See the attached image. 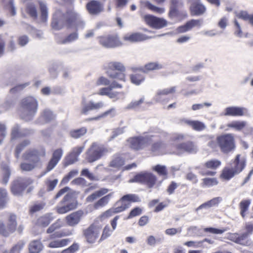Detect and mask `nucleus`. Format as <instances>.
Here are the masks:
<instances>
[{
    "label": "nucleus",
    "instance_id": "obj_17",
    "mask_svg": "<svg viewBox=\"0 0 253 253\" xmlns=\"http://www.w3.org/2000/svg\"><path fill=\"white\" fill-rule=\"evenodd\" d=\"M103 106L104 103L101 101L94 103L92 101H90L86 103L85 99H83L82 102V108L80 113L81 114L87 115L89 111L93 110H98L102 108Z\"/></svg>",
    "mask_w": 253,
    "mask_h": 253
},
{
    "label": "nucleus",
    "instance_id": "obj_8",
    "mask_svg": "<svg viewBox=\"0 0 253 253\" xmlns=\"http://www.w3.org/2000/svg\"><path fill=\"white\" fill-rule=\"evenodd\" d=\"M17 225L16 216L10 214L7 219L6 224L3 221L0 220V234L4 237H8L15 232Z\"/></svg>",
    "mask_w": 253,
    "mask_h": 253
},
{
    "label": "nucleus",
    "instance_id": "obj_53",
    "mask_svg": "<svg viewBox=\"0 0 253 253\" xmlns=\"http://www.w3.org/2000/svg\"><path fill=\"white\" fill-rule=\"evenodd\" d=\"M153 169L156 171L160 175L166 176L168 174L167 168L165 166L157 165L153 167Z\"/></svg>",
    "mask_w": 253,
    "mask_h": 253
},
{
    "label": "nucleus",
    "instance_id": "obj_4",
    "mask_svg": "<svg viewBox=\"0 0 253 253\" xmlns=\"http://www.w3.org/2000/svg\"><path fill=\"white\" fill-rule=\"evenodd\" d=\"M141 200L140 198L135 194H127L122 197L121 200L117 202V204H120L115 208H113L105 212L106 216H110V213H118L123 211L128 208L130 206L129 202H139Z\"/></svg>",
    "mask_w": 253,
    "mask_h": 253
},
{
    "label": "nucleus",
    "instance_id": "obj_5",
    "mask_svg": "<svg viewBox=\"0 0 253 253\" xmlns=\"http://www.w3.org/2000/svg\"><path fill=\"white\" fill-rule=\"evenodd\" d=\"M216 141L221 151L224 153H228L235 148V139L233 134L221 135L217 137Z\"/></svg>",
    "mask_w": 253,
    "mask_h": 253
},
{
    "label": "nucleus",
    "instance_id": "obj_21",
    "mask_svg": "<svg viewBox=\"0 0 253 253\" xmlns=\"http://www.w3.org/2000/svg\"><path fill=\"white\" fill-rule=\"evenodd\" d=\"M246 111V109L244 107L231 106L225 108L224 115L226 116H242L244 115Z\"/></svg>",
    "mask_w": 253,
    "mask_h": 253
},
{
    "label": "nucleus",
    "instance_id": "obj_26",
    "mask_svg": "<svg viewBox=\"0 0 253 253\" xmlns=\"http://www.w3.org/2000/svg\"><path fill=\"white\" fill-rule=\"evenodd\" d=\"M43 249V245L40 240H33L29 245V253H39Z\"/></svg>",
    "mask_w": 253,
    "mask_h": 253
},
{
    "label": "nucleus",
    "instance_id": "obj_3",
    "mask_svg": "<svg viewBox=\"0 0 253 253\" xmlns=\"http://www.w3.org/2000/svg\"><path fill=\"white\" fill-rule=\"evenodd\" d=\"M110 150L96 142L92 143L85 152V159L89 163H93L109 153Z\"/></svg>",
    "mask_w": 253,
    "mask_h": 253
},
{
    "label": "nucleus",
    "instance_id": "obj_46",
    "mask_svg": "<svg viewBox=\"0 0 253 253\" xmlns=\"http://www.w3.org/2000/svg\"><path fill=\"white\" fill-rule=\"evenodd\" d=\"M86 129L82 127L80 129H75L70 131L71 136L74 138H79L86 133Z\"/></svg>",
    "mask_w": 253,
    "mask_h": 253
},
{
    "label": "nucleus",
    "instance_id": "obj_9",
    "mask_svg": "<svg viewBox=\"0 0 253 253\" xmlns=\"http://www.w3.org/2000/svg\"><path fill=\"white\" fill-rule=\"evenodd\" d=\"M157 178L153 173L148 172H141L129 180V183L137 182L146 184L149 188H152L155 184Z\"/></svg>",
    "mask_w": 253,
    "mask_h": 253
},
{
    "label": "nucleus",
    "instance_id": "obj_43",
    "mask_svg": "<svg viewBox=\"0 0 253 253\" xmlns=\"http://www.w3.org/2000/svg\"><path fill=\"white\" fill-rule=\"evenodd\" d=\"M78 37V32H75L70 34L64 40L58 41V42L61 44H66L77 40Z\"/></svg>",
    "mask_w": 253,
    "mask_h": 253
},
{
    "label": "nucleus",
    "instance_id": "obj_12",
    "mask_svg": "<svg viewBox=\"0 0 253 253\" xmlns=\"http://www.w3.org/2000/svg\"><path fill=\"white\" fill-rule=\"evenodd\" d=\"M175 149L176 151L173 153L180 155L185 152L191 154L196 153L198 152V148L194 142L189 141L176 144Z\"/></svg>",
    "mask_w": 253,
    "mask_h": 253
},
{
    "label": "nucleus",
    "instance_id": "obj_36",
    "mask_svg": "<svg viewBox=\"0 0 253 253\" xmlns=\"http://www.w3.org/2000/svg\"><path fill=\"white\" fill-rule=\"evenodd\" d=\"M8 201V197L6 190L0 188V210L3 209Z\"/></svg>",
    "mask_w": 253,
    "mask_h": 253
},
{
    "label": "nucleus",
    "instance_id": "obj_2",
    "mask_svg": "<svg viewBox=\"0 0 253 253\" xmlns=\"http://www.w3.org/2000/svg\"><path fill=\"white\" fill-rule=\"evenodd\" d=\"M38 108V102L37 99L32 96H28L23 98L21 102L20 116L26 121L33 119Z\"/></svg>",
    "mask_w": 253,
    "mask_h": 253
},
{
    "label": "nucleus",
    "instance_id": "obj_19",
    "mask_svg": "<svg viewBox=\"0 0 253 253\" xmlns=\"http://www.w3.org/2000/svg\"><path fill=\"white\" fill-rule=\"evenodd\" d=\"M245 166L246 160L245 158L241 157L240 154L237 155L231 164V168L239 174L244 169Z\"/></svg>",
    "mask_w": 253,
    "mask_h": 253
},
{
    "label": "nucleus",
    "instance_id": "obj_31",
    "mask_svg": "<svg viewBox=\"0 0 253 253\" xmlns=\"http://www.w3.org/2000/svg\"><path fill=\"white\" fill-rule=\"evenodd\" d=\"M39 3L41 11V20L43 22H45L48 18V9L46 4L42 1H39Z\"/></svg>",
    "mask_w": 253,
    "mask_h": 253
},
{
    "label": "nucleus",
    "instance_id": "obj_10",
    "mask_svg": "<svg viewBox=\"0 0 253 253\" xmlns=\"http://www.w3.org/2000/svg\"><path fill=\"white\" fill-rule=\"evenodd\" d=\"M45 155V150L43 148L39 149H30L27 150L22 155L23 159L36 165L40 162L41 157Z\"/></svg>",
    "mask_w": 253,
    "mask_h": 253
},
{
    "label": "nucleus",
    "instance_id": "obj_18",
    "mask_svg": "<svg viewBox=\"0 0 253 253\" xmlns=\"http://www.w3.org/2000/svg\"><path fill=\"white\" fill-rule=\"evenodd\" d=\"M83 211H78L74 212L66 217V220L67 224L70 226H75L80 221L83 215Z\"/></svg>",
    "mask_w": 253,
    "mask_h": 253
},
{
    "label": "nucleus",
    "instance_id": "obj_14",
    "mask_svg": "<svg viewBox=\"0 0 253 253\" xmlns=\"http://www.w3.org/2000/svg\"><path fill=\"white\" fill-rule=\"evenodd\" d=\"M145 22L150 27L160 29L166 27L168 22L166 20L162 18H159L152 15H146L144 16Z\"/></svg>",
    "mask_w": 253,
    "mask_h": 253
},
{
    "label": "nucleus",
    "instance_id": "obj_47",
    "mask_svg": "<svg viewBox=\"0 0 253 253\" xmlns=\"http://www.w3.org/2000/svg\"><path fill=\"white\" fill-rule=\"evenodd\" d=\"M78 161V158L72 152L70 153L66 157L65 159V166H69L73 164Z\"/></svg>",
    "mask_w": 253,
    "mask_h": 253
},
{
    "label": "nucleus",
    "instance_id": "obj_48",
    "mask_svg": "<svg viewBox=\"0 0 253 253\" xmlns=\"http://www.w3.org/2000/svg\"><path fill=\"white\" fill-rule=\"evenodd\" d=\"M203 183L202 184L203 187H210L218 184V181L216 178H205L203 179Z\"/></svg>",
    "mask_w": 253,
    "mask_h": 253
},
{
    "label": "nucleus",
    "instance_id": "obj_50",
    "mask_svg": "<svg viewBox=\"0 0 253 253\" xmlns=\"http://www.w3.org/2000/svg\"><path fill=\"white\" fill-rule=\"evenodd\" d=\"M248 234V233H244L240 235L238 234V241H237V244L243 246L249 245V241L248 240V237L249 236Z\"/></svg>",
    "mask_w": 253,
    "mask_h": 253
},
{
    "label": "nucleus",
    "instance_id": "obj_33",
    "mask_svg": "<svg viewBox=\"0 0 253 253\" xmlns=\"http://www.w3.org/2000/svg\"><path fill=\"white\" fill-rule=\"evenodd\" d=\"M26 11L27 13L34 19H36L38 16L37 9L36 5L32 2L27 4Z\"/></svg>",
    "mask_w": 253,
    "mask_h": 253
},
{
    "label": "nucleus",
    "instance_id": "obj_29",
    "mask_svg": "<svg viewBox=\"0 0 253 253\" xmlns=\"http://www.w3.org/2000/svg\"><path fill=\"white\" fill-rule=\"evenodd\" d=\"M166 147V144L162 142H158L152 145L151 150L156 154H163L165 153Z\"/></svg>",
    "mask_w": 253,
    "mask_h": 253
},
{
    "label": "nucleus",
    "instance_id": "obj_62",
    "mask_svg": "<svg viewBox=\"0 0 253 253\" xmlns=\"http://www.w3.org/2000/svg\"><path fill=\"white\" fill-rule=\"evenodd\" d=\"M185 135L182 134L175 133L173 134L171 137L170 140L173 142V144L175 145L177 143L184 140Z\"/></svg>",
    "mask_w": 253,
    "mask_h": 253
},
{
    "label": "nucleus",
    "instance_id": "obj_25",
    "mask_svg": "<svg viewBox=\"0 0 253 253\" xmlns=\"http://www.w3.org/2000/svg\"><path fill=\"white\" fill-rule=\"evenodd\" d=\"M206 10V7L201 2L190 6L191 13L193 15H201L205 12Z\"/></svg>",
    "mask_w": 253,
    "mask_h": 253
},
{
    "label": "nucleus",
    "instance_id": "obj_11",
    "mask_svg": "<svg viewBox=\"0 0 253 253\" xmlns=\"http://www.w3.org/2000/svg\"><path fill=\"white\" fill-rule=\"evenodd\" d=\"M32 183L33 180L30 178H18L12 182L11 192L14 195H21L25 188Z\"/></svg>",
    "mask_w": 253,
    "mask_h": 253
},
{
    "label": "nucleus",
    "instance_id": "obj_1",
    "mask_svg": "<svg viewBox=\"0 0 253 253\" xmlns=\"http://www.w3.org/2000/svg\"><path fill=\"white\" fill-rule=\"evenodd\" d=\"M84 22L80 14L73 9H68L63 12L60 9L56 10L53 14L51 27L56 30H59L65 26H84Z\"/></svg>",
    "mask_w": 253,
    "mask_h": 253
},
{
    "label": "nucleus",
    "instance_id": "obj_20",
    "mask_svg": "<svg viewBox=\"0 0 253 253\" xmlns=\"http://www.w3.org/2000/svg\"><path fill=\"white\" fill-rule=\"evenodd\" d=\"M88 12L92 15H96L101 12L103 7L101 3L97 0H91L86 5Z\"/></svg>",
    "mask_w": 253,
    "mask_h": 253
},
{
    "label": "nucleus",
    "instance_id": "obj_37",
    "mask_svg": "<svg viewBox=\"0 0 253 253\" xmlns=\"http://www.w3.org/2000/svg\"><path fill=\"white\" fill-rule=\"evenodd\" d=\"M124 164V160L119 155H116L110 163V166L115 168H119Z\"/></svg>",
    "mask_w": 253,
    "mask_h": 253
},
{
    "label": "nucleus",
    "instance_id": "obj_64",
    "mask_svg": "<svg viewBox=\"0 0 253 253\" xmlns=\"http://www.w3.org/2000/svg\"><path fill=\"white\" fill-rule=\"evenodd\" d=\"M57 164V162L51 159L47 165L45 171L42 172V175H45L46 173L53 169Z\"/></svg>",
    "mask_w": 253,
    "mask_h": 253
},
{
    "label": "nucleus",
    "instance_id": "obj_42",
    "mask_svg": "<svg viewBox=\"0 0 253 253\" xmlns=\"http://www.w3.org/2000/svg\"><path fill=\"white\" fill-rule=\"evenodd\" d=\"M68 242V239H60L57 240L53 241L51 242L49 245L48 247L51 248H56L62 247L66 246Z\"/></svg>",
    "mask_w": 253,
    "mask_h": 253
},
{
    "label": "nucleus",
    "instance_id": "obj_44",
    "mask_svg": "<svg viewBox=\"0 0 253 253\" xmlns=\"http://www.w3.org/2000/svg\"><path fill=\"white\" fill-rule=\"evenodd\" d=\"M20 126L18 125H15L13 126L12 128L11 133V140H13L15 139L21 137L23 135H26V134L22 133L19 131Z\"/></svg>",
    "mask_w": 253,
    "mask_h": 253
},
{
    "label": "nucleus",
    "instance_id": "obj_24",
    "mask_svg": "<svg viewBox=\"0 0 253 253\" xmlns=\"http://www.w3.org/2000/svg\"><path fill=\"white\" fill-rule=\"evenodd\" d=\"M170 7L169 16L171 17L175 16L177 13V8L181 7L183 4L182 0H170Z\"/></svg>",
    "mask_w": 253,
    "mask_h": 253
},
{
    "label": "nucleus",
    "instance_id": "obj_49",
    "mask_svg": "<svg viewBox=\"0 0 253 253\" xmlns=\"http://www.w3.org/2000/svg\"><path fill=\"white\" fill-rule=\"evenodd\" d=\"M78 173V170H72L70 171L67 175L63 178L60 184L61 185L67 184L71 178L75 176Z\"/></svg>",
    "mask_w": 253,
    "mask_h": 253
},
{
    "label": "nucleus",
    "instance_id": "obj_13",
    "mask_svg": "<svg viewBox=\"0 0 253 253\" xmlns=\"http://www.w3.org/2000/svg\"><path fill=\"white\" fill-rule=\"evenodd\" d=\"M101 228L99 226L92 224L83 231L86 241L90 244L94 243L98 238Z\"/></svg>",
    "mask_w": 253,
    "mask_h": 253
},
{
    "label": "nucleus",
    "instance_id": "obj_39",
    "mask_svg": "<svg viewBox=\"0 0 253 253\" xmlns=\"http://www.w3.org/2000/svg\"><path fill=\"white\" fill-rule=\"evenodd\" d=\"M58 182V180L57 178L52 179L50 177H49L44 181V183L46 186V190L47 191H53L55 187L56 186Z\"/></svg>",
    "mask_w": 253,
    "mask_h": 253
},
{
    "label": "nucleus",
    "instance_id": "obj_63",
    "mask_svg": "<svg viewBox=\"0 0 253 253\" xmlns=\"http://www.w3.org/2000/svg\"><path fill=\"white\" fill-rule=\"evenodd\" d=\"M62 155L63 150L62 149L59 148L56 149L53 152L51 159L58 163V162L61 159Z\"/></svg>",
    "mask_w": 253,
    "mask_h": 253
},
{
    "label": "nucleus",
    "instance_id": "obj_38",
    "mask_svg": "<svg viewBox=\"0 0 253 253\" xmlns=\"http://www.w3.org/2000/svg\"><path fill=\"white\" fill-rule=\"evenodd\" d=\"M2 170L3 173L2 183L4 184H6L8 183L11 174V170L9 166L7 165H3L2 166Z\"/></svg>",
    "mask_w": 253,
    "mask_h": 253
},
{
    "label": "nucleus",
    "instance_id": "obj_57",
    "mask_svg": "<svg viewBox=\"0 0 253 253\" xmlns=\"http://www.w3.org/2000/svg\"><path fill=\"white\" fill-rule=\"evenodd\" d=\"M37 165L31 162L30 163L24 162L22 163L20 165V168L22 170L29 171L34 169Z\"/></svg>",
    "mask_w": 253,
    "mask_h": 253
},
{
    "label": "nucleus",
    "instance_id": "obj_23",
    "mask_svg": "<svg viewBox=\"0 0 253 253\" xmlns=\"http://www.w3.org/2000/svg\"><path fill=\"white\" fill-rule=\"evenodd\" d=\"M175 89L176 86H172L170 88L159 90L154 97V100L157 102H162L163 101V95L173 93L175 92Z\"/></svg>",
    "mask_w": 253,
    "mask_h": 253
},
{
    "label": "nucleus",
    "instance_id": "obj_16",
    "mask_svg": "<svg viewBox=\"0 0 253 253\" xmlns=\"http://www.w3.org/2000/svg\"><path fill=\"white\" fill-rule=\"evenodd\" d=\"M98 39L100 44L106 48L114 47L121 44L118 38L115 36H102Z\"/></svg>",
    "mask_w": 253,
    "mask_h": 253
},
{
    "label": "nucleus",
    "instance_id": "obj_28",
    "mask_svg": "<svg viewBox=\"0 0 253 253\" xmlns=\"http://www.w3.org/2000/svg\"><path fill=\"white\" fill-rule=\"evenodd\" d=\"M185 123L197 131L203 130L206 127V125L203 123L199 121L185 120Z\"/></svg>",
    "mask_w": 253,
    "mask_h": 253
},
{
    "label": "nucleus",
    "instance_id": "obj_51",
    "mask_svg": "<svg viewBox=\"0 0 253 253\" xmlns=\"http://www.w3.org/2000/svg\"><path fill=\"white\" fill-rule=\"evenodd\" d=\"M111 196V194H109L102 198H101L99 201H98L95 204H94V208L95 209H98L100 207H103L106 205L109 200V199Z\"/></svg>",
    "mask_w": 253,
    "mask_h": 253
},
{
    "label": "nucleus",
    "instance_id": "obj_40",
    "mask_svg": "<svg viewBox=\"0 0 253 253\" xmlns=\"http://www.w3.org/2000/svg\"><path fill=\"white\" fill-rule=\"evenodd\" d=\"M30 141L29 139H25L20 142L16 147L15 156L17 158L19 157L20 153L28 145L30 144Z\"/></svg>",
    "mask_w": 253,
    "mask_h": 253
},
{
    "label": "nucleus",
    "instance_id": "obj_58",
    "mask_svg": "<svg viewBox=\"0 0 253 253\" xmlns=\"http://www.w3.org/2000/svg\"><path fill=\"white\" fill-rule=\"evenodd\" d=\"M187 26L189 28V30L195 27H200L203 24V20L201 19H192L186 22Z\"/></svg>",
    "mask_w": 253,
    "mask_h": 253
},
{
    "label": "nucleus",
    "instance_id": "obj_15",
    "mask_svg": "<svg viewBox=\"0 0 253 253\" xmlns=\"http://www.w3.org/2000/svg\"><path fill=\"white\" fill-rule=\"evenodd\" d=\"M152 136L148 135L145 137L140 136L130 138L129 141L131 148L135 150L142 149L150 143Z\"/></svg>",
    "mask_w": 253,
    "mask_h": 253
},
{
    "label": "nucleus",
    "instance_id": "obj_45",
    "mask_svg": "<svg viewBox=\"0 0 253 253\" xmlns=\"http://www.w3.org/2000/svg\"><path fill=\"white\" fill-rule=\"evenodd\" d=\"M250 204V200H243L240 202L239 205L241 210L240 213L243 217H245V212L248 211Z\"/></svg>",
    "mask_w": 253,
    "mask_h": 253
},
{
    "label": "nucleus",
    "instance_id": "obj_27",
    "mask_svg": "<svg viewBox=\"0 0 253 253\" xmlns=\"http://www.w3.org/2000/svg\"><path fill=\"white\" fill-rule=\"evenodd\" d=\"M222 200V199L220 197H215L211 200L202 204L197 209L196 211L206 208L209 209L213 206H216L218 205Z\"/></svg>",
    "mask_w": 253,
    "mask_h": 253
},
{
    "label": "nucleus",
    "instance_id": "obj_6",
    "mask_svg": "<svg viewBox=\"0 0 253 253\" xmlns=\"http://www.w3.org/2000/svg\"><path fill=\"white\" fill-rule=\"evenodd\" d=\"M125 71L124 65L119 62H111L106 68V74L111 78L125 81V75L123 73Z\"/></svg>",
    "mask_w": 253,
    "mask_h": 253
},
{
    "label": "nucleus",
    "instance_id": "obj_35",
    "mask_svg": "<svg viewBox=\"0 0 253 253\" xmlns=\"http://www.w3.org/2000/svg\"><path fill=\"white\" fill-rule=\"evenodd\" d=\"M247 124L246 121H235L228 124L227 126L228 127L233 128L236 130L240 131L244 128Z\"/></svg>",
    "mask_w": 253,
    "mask_h": 253
},
{
    "label": "nucleus",
    "instance_id": "obj_54",
    "mask_svg": "<svg viewBox=\"0 0 253 253\" xmlns=\"http://www.w3.org/2000/svg\"><path fill=\"white\" fill-rule=\"evenodd\" d=\"M25 245V243L23 241L18 242L11 249L9 253H20Z\"/></svg>",
    "mask_w": 253,
    "mask_h": 253
},
{
    "label": "nucleus",
    "instance_id": "obj_41",
    "mask_svg": "<svg viewBox=\"0 0 253 253\" xmlns=\"http://www.w3.org/2000/svg\"><path fill=\"white\" fill-rule=\"evenodd\" d=\"M110 115L111 117H113L116 115V110L115 108H111L109 110L104 112L101 114L100 115H99L97 117L90 118L88 119L87 121H93V120H98L102 118H104L107 116Z\"/></svg>",
    "mask_w": 253,
    "mask_h": 253
},
{
    "label": "nucleus",
    "instance_id": "obj_55",
    "mask_svg": "<svg viewBox=\"0 0 253 253\" xmlns=\"http://www.w3.org/2000/svg\"><path fill=\"white\" fill-rule=\"evenodd\" d=\"M63 226L62 221L60 219H58L55 222L52 224L47 229L46 232L47 233H51L55 230L60 228Z\"/></svg>",
    "mask_w": 253,
    "mask_h": 253
},
{
    "label": "nucleus",
    "instance_id": "obj_7",
    "mask_svg": "<svg viewBox=\"0 0 253 253\" xmlns=\"http://www.w3.org/2000/svg\"><path fill=\"white\" fill-rule=\"evenodd\" d=\"M77 203L72 194L68 193L59 202L55 208L59 214H64L72 211L77 207Z\"/></svg>",
    "mask_w": 253,
    "mask_h": 253
},
{
    "label": "nucleus",
    "instance_id": "obj_56",
    "mask_svg": "<svg viewBox=\"0 0 253 253\" xmlns=\"http://www.w3.org/2000/svg\"><path fill=\"white\" fill-rule=\"evenodd\" d=\"M221 165V162L217 160H211L207 162L205 166L207 168L215 169Z\"/></svg>",
    "mask_w": 253,
    "mask_h": 253
},
{
    "label": "nucleus",
    "instance_id": "obj_30",
    "mask_svg": "<svg viewBox=\"0 0 253 253\" xmlns=\"http://www.w3.org/2000/svg\"><path fill=\"white\" fill-rule=\"evenodd\" d=\"M54 219L51 213L46 214L40 217L38 219L39 225L43 227L47 226Z\"/></svg>",
    "mask_w": 253,
    "mask_h": 253
},
{
    "label": "nucleus",
    "instance_id": "obj_61",
    "mask_svg": "<svg viewBox=\"0 0 253 253\" xmlns=\"http://www.w3.org/2000/svg\"><path fill=\"white\" fill-rule=\"evenodd\" d=\"M162 65L157 62H151L145 66V68L147 71L159 70L162 69Z\"/></svg>",
    "mask_w": 253,
    "mask_h": 253
},
{
    "label": "nucleus",
    "instance_id": "obj_60",
    "mask_svg": "<svg viewBox=\"0 0 253 253\" xmlns=\"http://www.w3.org/2000/svg\"><path fill=\"white\" fill-rule=\"evenodd\" d=\"M130 80L133 84L139 85L144 80V77L140 74L132 75L130 76Z\"/></svg>",
    "mask_w": 253,
    "mask_h": 253
},
{
    "label": "nucleus",
    "instance_id": "obj_22",
    "mask_svg": "<svg viewBox=\"0 0 253 253\" xmlns=\"http://www.w3.org/2000/svg\"><path fill=\"white\" fill-rule=\"evenodd\" d=\"M148 37L145 35L139 33H135L131 34H126L123 39L125 41L130 42H139L148 39Z\"/></svg>",
    "mask_w": 253,
    "mask_h": 253
},
{
    "label": "nucleus",
    "instance_id": "obj_52",
    "mask_svg": "<svg viewBox=\"0 0 253 253\" xmlns=\"http://www.w3.org/2000/svg\"><path fill=\"white\" fill-rule=\"evenodd\" d=\"M41 116L46 122H49L53 120L54 118V115L52 112L48 109H45L43 110Z\"/></svg>",
    "mask_w": 253,
    "mask_h": 253
},
{
    "label": "nucleus",
    "instance_id": "obj_59",
    "mask_svg": "<svg viewBox=\"0 0 253 253\" xmlns=\"http://www.w3.org/2000/svg\"><path fill=\"white\" fill-rule=\"evenodd\" d=\"M145 5L148 8L151 10L153 12H156V13H158L159 14L164 13L165 10V8L156 6L148 1L146 2Z\"/></svg>",
    "mask_w": 253,
    "mask_h": 253
},
{
    "label": "nucleus",
    "instance_id": "obj_34",
    "mask_svg": "<svg viewBox=\"0 0 253 253\" xmlns=\"http://www.w3.org/2000/svg\"><path fill=\"white\" fill-rule=\"evenodd\" d=\"M238 174L232 168H225L221 174V176L226 180H229L235 175Z\"/></svg>",
    "mask_w": 253,
    "mask_h": 253
},
{
    "label": "nucleus",
    "instance_id": "obj_32",
    "mask_svg": "<svg viewBox=\"0 0 253 253\" xmlns=\"http://www.w3.org/2000/svg\"><path fill=\"white\" fill-rule=\"evenodd\" d=\"M108 192V189L106 188H102L101 189L95 192L93 194L88 196L86 200L88 202H92L94 200H96L98 198L102 196V195L105 194Z\"/></svg>",
    "mask_w": 253,
    "mask_h": 253
}]
</instances>
